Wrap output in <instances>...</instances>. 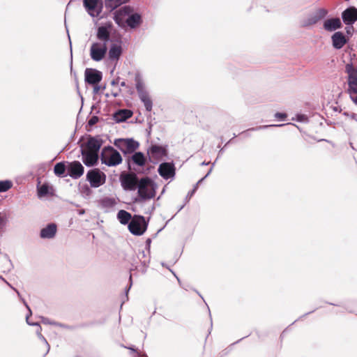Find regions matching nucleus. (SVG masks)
<instances>
[{"instance_id":"nucleus-6","label":"nucleus","mask_w":357,"mask_h":357,"mask_svg":"<svg viewBox=\"0 0 357 357\" xmlns=\"http://www.w3.org/2000/svg\"><path fill=\"white\" fill-rule=\"evenodd\" d=\"M135 88L140 100L143 102L147 112H151L153 108V101L150 98L149 92L145 89L144 84L139 74L135 77Z\"/></svg>"},{"instance_id":"nucleus-17","label":"nucleus","mask_w":357,"mask_h":357,"mask_svg":"<svg viewBox=\"0 0 357 357\" xmlns=\"http://www.w3.org/2000/svg\"><path fill=\"white\" fill-rule=\"evenodd\" d=\"M102 79L101 71L95 68H86L84 72V82L89 85L99 84Z\"/></svg>"},{"instance_id":"nucleus-51","label":"nucleus","mask_w":357,"mask_h":357,"mask_svg":"<svg viewBox=\"0 0 357 357\" xmlns=\"http://www.w3.org/2000/svg\"><path fill=\"white\" fill-rule=\"evenodd\" d=\"M137 261H136V260L134 259H133V261H132V262H131V266H132V268L130 269V271H132V270H135V269H137Z\"/></svg>"},{"instance_id":"nucleus-34","label":"nucleus","mask_w":357,"mask_h":357,"mask_svg":"<svg viewBox=\"0 0 357 357\" xmlns=\"http://www.w3.org/2000/svg\"><path fill=\"white\" fill-rule=\"evenodd\" d=\"M91 185L89 186L87 184L83 185L80 187V192L84 197H90L92 194V190L91 189Z\"/></svg>"},{"instance_id":"nucleus-15","label":"nucleus","mask_w":357,"mask_h":357,"mask_svg":"<svg viewBox=\"0 0 357 357\" xmlns=\"http://www.w3.org/2000/svg\"><path fill=\"white\" fill-rule=\"evenodd\" d=\"M103 141L99 137H93L89 135L87 141L80 144V148L83 147L89 151L98 153L102 145Z\"/></svg>"},{"instance_id":"nucleus-56","label":"nucleus","mask_w":357,"mask_h":357,"mask_svg":"<svg viewBox=\"0 0 357 357\" xmlns=\"http://www.w3.org/2000/svg\"><path fill=\"white\" fill-rule=\"evenodd\" d=\"M126 349H128L130 350H131L133 352H137V349L135 348L134 346H131V347H124Z\"/></svg>"},{"instance_id":"nucleus-29","label":"nucleus","mask_w":357,"mask_h":357,"mask_svg":"<svg viewBox=\"0 0 357 357\" xmlns=\"http://www.w3.org/2000/svg\"><path fill=\"white\" fill-rule=\"evenodd\" d=\"M116 217L120 223L124 225H128L129 222L132 220L131 214L129 212L123 209L119 211Z\"/></svg>"},{"instance_id":"nucleus-50","label":"nucleus","mask_w":357,"mask_h":357,"mask_svg":"<svg viewBox=\"0 0 357 357\" xmlns=\"http://www.w3.org/2000/svg\"><path fill=\"white\" fill-rule=\"evenodd\" d=\"M55 326H59V327H61V328H66V329H71L72 328V326H68V325H66V324H61V323H58V322H57V324H56Z\"/></svg>"},{"instance_id":"nucleus-16","label":"nucleus","mask_w":357,"mask_h":357,"mask_svg":"<svg viewBox=\"0 0 357 357\" xmlns=\"http://www.w3.org/2000/svg\"><path fill=\"white\" fill-rule=\"evenodd\" d=\"M158 172L161 177L165 180H168L174 177L176 168L172 162H163L160 164Z\"/></svg>"},{"instance_id":"nucleus-25","label":"nucleus","mask_w":357,"mask_h":357,"mask_svg":"<svg viewBox=\"0 0 357 357\" xmlns=\"http://www.w3.org/2000/svg\"><path fill=\"white\" fill-rule=\"evenodd\" d=\"M57 231L56 225L54 223H50L40 231L41 238H52L55 236Z\"/></svg>"},{"instance_id":"nucleus-18","label":"nucleus","mask_w":357,"mask_h":357,"mask_svg":"<svg viewBox=\"0 0 357 357\" xmlns=\"http://www.w3.org/2000/svg\"><path fill=\"white\" fill-rule=\"evenodd\" d=\"M68 164V176L73 179L79 178L84 172V167L79 161L74 160L73 162H67Z\"/></svg>"},{"instance_id":"nucleus-23","label":"nucleus","mask_w":357,"mask_h":357,"mask_svg":"<svg viewBox=\"0 0 357 357\" xmlns=\"http://www.w3.org/2000/svg\"><path fill=\"white\" fill-rule=\"evenodd\" d=\"M133 112L128 109H119L114 112L112 116L116 123H121L126 121L128 119L132 117Z\"/></svg>"},{"instance_id":"nucleus-43","label":"nucleus","mask_w":357,"mask_h":357,"mask_svg":"<svg viewBox=\"0 0 357 357\" xmlns=\"http://www.w3.org/2000/svg\"><path fill=\"white\" fill-rule=\"evenodd\" d=\"M129 286L128 287L126 288L125 289V293H126V297L128 298V291H130V289L132 284V274L130 273V277H129Z\"/></svg>"},{"instance_id":"nucleus-12","label":"nucleus","mask_w":357,"mask_h":357,"mask_svg":"<svg viewBox=\"0 0 357 357\" xmlns=\"http://www.w3.org/2000/svg\"><path fill=\"white\" fill-rule=\"evenodd\" d=\"M83 6L90 16L98 17L103 8V1L102 0H83Z\"/></svg>"},{"instance_id":"nucleus-39","label":"nucleus","mask_w":357,"mask_h":357,"mask_svg":"<svg viewBox=\"0 0 357 357\" xmlns=\"http://www.w3.org/2000/svg\"><path fill=\"white\" fill-rule=\"evenodd\" d=\"M354 30L353 25H346L345 31L349 37L352 36Z\"/></svg>"},{"instance_id":"nucleus-2","label":"nucleus","mask_w":357,"mask_h":357,"mask_svg":"<svg viewBox=\"0 0 357 357\" xmlns=\"http://www.w3.org/2000/svg\"><path fill=\"white\" fill-rule=\"evenodd\" d=\"M157 183L150 177L144 176L139 179L137 190V195L132 200L135 204H142L153 199L156 195Z\"/></svg>"},{"instance_id":"nucleus-40","label":"nucleus","mask_w":357,"mask_h":357,"mask_svg":"<svg viewBox=\"0 0 357 357\" xmlns=\"http://www.w3.org/2000/svg\"><path fill=\"white\" fill-rule=\"evenodd\" d=\"M92 86L93 87V93L94 94L98 93L101 89H105V86L101 87V86H100L99 84H96V85H92Z\"/></svg>"},{"instance_id":"nucleus-1","label":"nucleus","mask_w":357,"mask_h":357,"mask_svg":"<svg viewBox=\"0 0 357 357\" xmlns=\"http://www.w3.org/2000/svg\"><path fill=\"white\" fill-rule=\"evenodd\" d=\"M113 19L115 23L122 29H135L143 22L142 15L135 12L133 7L128 5L117 9L114 13Z\"/></svg>"},{"instance_id":"nucleus-3","label":"nucleus","mask_w":357,"mask_h":357,"mask_svg":"<svg viewBox=\"0 0 357 357\" xmlns=\"http://www.w3.org/2000/svg\"><path fill=\"white\" fill-rule=\"evenodd\" d=\"M127 168L129 171L137 173L148 174L150 168H144L147 158L144 153L135 151L125 159Z\"/></svg>"},{"instance_id":"nucleus-26","label":"nucleus","mask_w":357,"mask_h":357,"mask_svg":"<svg viewBox=\"0 0 357 357\" xmlns=\"http://www.w3.org/2000/svg\"><path fill=\"white\" fill-rule=\"evenodd\" d=\"M123 49L120 44L112 43L109 50L108 56L110 60H119L122 54Z\"/></svg>"},{"instance_id":"nucleus-45","label":"nucleus","mask_w":357,"mask_h":357,"mask_svg":"<svg viewBox=\"0 0 357 357\" xmlns=\"http://www.w3.org/2000/svg\"><path fill=\"white\" fill-rule=\"evenodd\" d=\"M31 315L29 314V313H28L26 316V321L27 323V324L30 325V326H38V325H40L38 324V322H31L29 321V317Z\"/></svg>"},{"instance_id":"nucleus-49","label":"nucleus","mask_w":357,"mask_h":357,"mask_svg":"<svg viewBox=\"0 0 357 357\" xmlns=\"http://www.w3.org/2000/svg\"><path fill=\"white\" fill-rule=\"evenodd\" d=\"M151 239L150 238H148L146 240V249L148 250V254L149 255V252H150V246H151Z\"/></svg>"},{"instance_id":"nucleus-14","label":"nucleus","mask_w":357,"mask_h":357,"mask_svg":"<svg viewBox=\"0 0 357 357\" xmlns=\"http://www.w3.org/2000/svg\"><path fill=\"white\" fill-rule=\"evenodd\" d=\"M107 50V45L105 43H93L90 48L91 58L95 61H100L105 57Z\"/></svg>"},{"instance_id":"nucleus-27","label":"nucleus","mask_w":357,"mask_h":357,"mask_svg":"<svg viewBox=\"0 0 357 357\" xmlns=\"http://www.w3.org/2000/svg\"><path fill=\"white\" fill-rule=\"evenodd\" d=\"M66 172H68L67 162L62 161L57 162L54 167V173L59 177H65L68 176Z\"/></svg>"},{"instance_id":"nucleus-31","label":"nucleus","mask_w":357,"mask_h":357,"mask_svg":"<svg viewBox=\"0 0 357 357\" xmlns=\"http://www.w3.org/2000/svg\"><path fill=\"white\" fill-rule=\"evenodd\" d=\"M139 255H141L138 257L142 265L144 267L143 273H146V268H148L150 263V257L146 256V254L144 250H139Z\"/></svg>"},{"instance_id":"nucleus-53","label":"nucleus","mask_w":357,"mask_h":357,"mask_svg":"<svg viewBox=\"0 0 357 357\" xmlns=\"http://www.w3.org/2000/svg\"><path fill=\"white\" fill-rule=\"evenodd\" d=\"M8 286L10 287L17 293V296L20 298V299H21V298H22L20 293L19 292V291L17 289L12 287L10 284Z\"/></svg>"},{"instance_id":"nucleus-33","label":"nucleus","mask_w":357,"mask_h":357,"mask_svg":"<svg viewBox=\"0 0 357 357\" xmlns=\"http://www.w3.org/2000/svg\"><path fill=\"white\" fill-rule=\"evenodd\" d=\"M13 186V183L10 180L0 181V192H4L10 190Z\"/></svg>"},{"instance_id":"nucleus-32","label":"nucleus","mask_w":357,"mask_h":357,"mask_svg":"<svg viewBox=\"0 0 357 357\" xmlns=\"http://www.w3.org/2000/svg\"><path fill=\"white\" fill-rule=\"evenodd\" d=\"M100 204L102 208H109L114 206L116 201L114 198L107 197L100 199Z\"/></svg>"},{"instance_id":"nucleus-58","label":"nucleus","mask_w":357,"mask_h":357,"mask_svg":"<svg viewBox=\"0 0 357 357\" xmlns=\"http://www.w3.org/2000/svg\"><path fill=\"white\" fill-rule=\"evenodd\" d=\"M119 83V78L116 79H113L112 82H111V84L112 85H116Z\"/></svg>"},{"instance_id":"nucleus-24","label":"nucleus","mask_w":357,"mask_h":357,"mask_svg":"<svg viewBox=\"0 0 357 357\" xmlns=\"http://www.w3.org/2000/svg\"><path fill=\"white\" fill-rule=\"evenodd\" d=\"M323 27L326 31L331 32L341 29L342 23L339 17H331L324 22Z\"/></svg>"},{"instance_id":"nucleus-38","label":"nucleus","mask_w":357,"mask_h":357,"mask_svg":"<svg viewBox=\"0 0 357 357\" xmlns=\"http://www.w3.org/2000/svg\"><path fill=\"white\" fill-rule=\"evenodd\" d=\"M41 321L44 324H49V325H53V326H55L56 324H57V322L50 321L48 318L44 317H41Z\"/></svg>"},{"instance_id":"nucleus-41","label":"nucleus","mask_w":357,"mask_h":357,"mask_svg":"<svg viewBox=\"0 0 357 357\" xmlns=\"http://www.w3.org/2000/svg\"><path fill=\"white\" fill-rule=\"evenodd\" d=\"M343 115L345 116H349L351 117L352 119L355 120L356 121H357V114H355V113H349L348 112H344L343 113Z\"/></svg>"},{"instance_id":"nucleus-42","label":"nucleus","mask_w":357,"mask_h":357,"mask_svg":"<svg viewBox=\"0 0 357 357\" xmlns=\"http://www.w3.org/2000/svg\"><path fill=\"white\" fill-rule=\"evenodd\" d=\"M38 337L40 340H42L43 342H45V344H46V346L47 347V352H48L50 351V344H48L47 340L45 339V337L42 334H40V335H38Z\"/></svg>"},{"instance_id":"nucleus-60","label":"nucleus","mask_w":357,"mask_h":357,"mask_svg":"<svg viewBox=\"0 0 357 357\" xmlns=\"http://www.w3.org/2000/svg\"><path fill=\"white\" fill-rule=\"evenodd\" d=\"M333 110L335 112H341L342 109L340 107H334Z\"/></svg>"},{"instance_id":"nucleus-19","label":"nucleus","mask_w":357,"mask_h":357,"mask_svg":"<svg viewBox=\"0 0 357 357\" xmlns=\"http://www.w3.org/2000/svg\"><path fill=\"white\" fill-rule=\"evenodd\" d=\"M112 28V24L111 22H107L103 25L99 26L96 33L97 38L106 45H107L108 42H112L113 40L110 37Z\"/></svg>"},{"instance_id":"nucleus-11","label":"nucleus","mask_w":357,"mask_h":357,"mask_svg":"<svg viewBox=\"0 0 357 357\" xmlns=\"http://www.w3.org/2000/svg\"><path fill=\"white\" fill-rule=\"evenodd\" d=\"M168 154L166 146H161L158 144L151 145L148 149L149 159L153 163H157L158 161Z\"/></svg>"},{"instance_id":"nucleus-7","label":"nucleus","mask_w":357,"mask_h":357,"mask_svg":"<svg viewBox=\"0 0 357 357\" xmlns=\"http://www.w3.org/2000/svg\"><path fill=\"white\" fill-rule=\"evenodd\" d=\"M137 172H122L119 176V181L122 188L126 191H135L139 182Z\"/></svg>"},{"instance_id":"nucleus-8","label":"nucleus","mask_w":357,"mask_h":357,"mask_svg":"<svg viewBox=\"0 0 357 357\" xmlns=\"http://www.w3.org/2000/svg\"><path fill=\"white\" fill-rule=\"evenodd\" d=\"M149 222L141 215H135L128 224L129 231L135 236L143 235L147 229Z\"/></svg>"},{"instance_id":"nucleus-55","label":"nucleus","mask_w":357,"mask_h":357,"mask_svg":"<svg viewBox=\"0 0 357 357\" xmlns=\"http://www.w3.org/2000/svg\"><path fill=\"white\" fill-rule=\"evenodd\" d=\"M353 94L350 95V98L351 99V100L356 104L357 105V96H352Z\"/></svg>"},{"instance_id":"nucleus-62","label":"nucleus","mask_w":357,"mask_h":357,"mask_svg":"<svg viewBox=\"0 0 357 357\" xmlns=\"http://www.w3.org/2000/svg\"><path fill=\"white\" fill-rule=\"evenodd\" d=\"M206 178L205 176H204L203 178H202L201 179H199L198 181H197V184H201Z\"/></svg>"},{"instance_id":"nucleus-5","label":"nucleus","mask_w":357,"mask_h":357,"mask_svg":"<svg viewBox=\"0 0 357 357\" xmlns=\"http://www.w3.org/2000/svg\"><path fill=\"white\" fill-rule=\"evenodd\" d=\"M114 145L123 154L125 159L139 147L138 141L133 138H118L114 141Z\"/></svg>"},{"instance_id":"nucleus-4","label":"nucleus","mask_w":357,"mask_h":357,"mask_svg":"<svg viewBox=\"0 0 357 357\" xmlns=\"http://www.w3.org/2000/svg\"><path fill=\"white\" fill-rule=\"evenodd\" d=\"M101 162L108 167H116L122 162L120 153L112 146H105L100 153Z\"/></svg>"},{"instance_id":"nucleus-10","label":"nucleus","mask_w":357,"mask_h":357,"mask_svg":"<svg viewBox=\"0 0 357 357\" xmlns=\"http://www.w3.org/2000/svg\"><path fill=\"white\" fill-rule=\"evenodd\" d=\"M86 178L90 183L91 188H96L102 185L105 183L106 175L98 168H93L88 171Z\"/></svg>"},{"instance_id":"nucleus-48","label":"nucleus","mask_w":357,"mask_h":357,"mask_svg":"<svg viewBox=\"0 0 357 357\" xmlns=\"http://www.w3.org/2000/svg\"><path fill=\"white\" fill-rule=\"evenodd\" d=\"M218 161V158H216L215 160V161L211 163V167L210 168V169L208 171L207 174L204 176L206 178H207L210 174L211 173L212 170H213V167L215 166V162Z\"/></svg>"},{"instance_id":"nucleus-35","label":"nucleus","mask_w":357,"mask_h":357,"mask_svg":"<svg viewBox=\"0 0 357 357\" xmlns=\"http://www.w3.org/2000/svg\"><path fill=\"white\" fill-rule=\"evenodd\" d=\"M296 121L298 122L305 123L308 121V119L305 114H298L296 115Z\"/></svg>"},{"instance_id":"nucleus-44","label":"nucleus","mask_w":357,"mask_h":357,"mask_svg":"<svg viewBox=\"0 0 357 357\" xmlns=\"http://www.w3.org/2000/svg\"><path fill=\"white\" fill-rule=\"evenodd\" d=\"M194 194H195V190H191L190 191H189L185 198V202L188 203L189 202V200L191 199V197L194 195Z\"/></svg>"},{"instance_id":"nucleus-63","label":"nucleus","mask_w":357,"mask_h":357,"mask_svg":"<svg viewBox=\"0 0 357 357\" xmlns=\"http://www.w3.org/2000/svg\"><path fill=\"white\" fill-rule=\"evenodd\" d=\"M224 152V149H221L220 151H219V153H218V157L216 158L218 159V158L220 157V155L221 154H222V153Z\"/></svg>"},{"instance_id":"nucleus-9","label":"nucleus","mask_w":357,"mask_h":357,"mask_svg":"<svg viewBox=\"0 0 357 357\" xmlns=\"http://www.w3.org/2000/svg\"><path fill=\"white\" fill-rule=\"evenodd\" d=\"M345 73H347V93L350 95L357 94V68L352 63H347Z\"/></svg>"},{"instance_id":"nucleus-20","label":"nucleus","mask_w":357,"mask_h":357,"mask_svg":"<svg viewBox=\"0 0 357 357\" xmlns=\"http://www.w3.org/2000/svg\"><path fill=\"white\" fill-rule=\"evenodd\" d=\"M341 17L345 25H353L357 21V8L348 6L342 12Z\"/></svg>"},{"instance_id":"nucleus-61","label":"nucleus","mask_w":357,"mask_h":357,"mask_svg":"<svg viewBox=\"0 0 357 357\" xmlns=\"http://www.w3.org/2000/svg\"><path fill=\"white\" fill-rule=\"evenodd\" d=\"M210 163H211V162H210V161H208V162L204 161V162H202L201 163V165H202V166H206V165H208Z\"/></svg>"},{"instance_id":"nucleus-54","label":"nucleus","mask_w":357,"mask_h":357,"mask_svg":"<svg viewBox=\"0 0 357 357\" xmlns=\"http://www.w3.org/2000/svg\"><path fill=\"white\" fill-rule=\"evenodd\" d=\"M41 331H42V328H41L40 325H38L37 326V330H36V335H37V336L40 335V334H42L41 333Z\"/></svg>"},{"instance_id":"nucleus-52","label":"nucleus","mask_w":357,"mask_h":357,"mask_svg":"<svg viewBox=\"0 0 357 357\" xmlns=\"http://www.w3.org/2000/svg\"><path fill=\"white\" fill-rule=\"evenodd\" d=\"M70 55H71V62H70V70L73 71V50H72V45L71 42L70 41Z\"/></svg>"},{"instance_id":"nucleus-37","label":"nucleus","mask_w":357,"mask_h":357,"mask_svg":"<svg viewBox=\"0 0 357 357\" xmlns=\"http://www.w3.org/2000/svg\"><path fill=\"white\" fill-rule=\"evenodd\" d=\"M274 116L280 121H284L287 117V114L283 112H276Z\"/></svg>"},{"instance_id":"nucleus-36","label":"nucleus","mask_w":357,"mask_h":357,"mask_svg":"<svg viewBox=\"0 0 357 357\" xmlns=\"http://www.w3.org/2000/svg\"><path fill=\"white\" fill-rule=\"evenodd\" d=\"M99 121V118L97 116H92L88 121V125L89 126H93L96 124Z\"/></svg>"},{"instance_id":"nucleus-46","label":"nucleus","mask_w":357,"mask_h":357,"mask_svg":"<svg viewBox=\"0 0 357 357\" xmlns=\"http://www.w3.org/2000/svg\"><path fill=\"white\" fill-rule=\"evenodd\" d=\"M162 266H164V267H167L170 271L171 273H172V274L176 277V278L178 280V282L179 284V285L181 287V280L178 278V277L176 275V273L170 268H169L164 262H162Z\"/></svg>"},{"instance_id":"nucleus-47","label":"nucleus","mask_w":357,"mask_h":357,"mask_svg":"<svg viewBox=\"0 0 357 357\" xmlns=\"http://www.w3.org/2000/svg\"><path fill=\"white\" fill-rule=\"evenodd\" d=\"M20 301L23 303V304L24 305L26 308L28 310L29 314L31 315L32 314V312L31 310L30 307L29 306V305L26 302V301L23 298H21Z\"/></svg>"},{"instance_id":"nucleus-57","label":"nucleus","mask_w":357,"mask_h":357,"mask_svg":"<svg viewBox=\"0 0 357 357\" xmlns=\"http://www.w3.org/2000/svg\"><path fill=\"white\" fill-rule=\"evenodd\" d=\"M236 137V135L234 133V137H233V138H232V139H229V141L225 144V146H227L229 144L232 143V142H233V139H234V138H235Z\"/></svg>"},{"instance_id":"nucleus-59","label":"nucleus","mask_w":357,"mask_h":357,"mask_svg":"<svg viewBox=\"0 0 357 357\" xmlns=\"http://www.w3.org/2000/svg\"><path fill=\"white\" fill-rule=\"evenodd\" d=\"M314 312V310H313V311H311V312H307V313H305V314H304L303 315L301 316V317L298 318V319H302L303 317H305V316H307V315H308V314H311V313H312V312Z\"/></svg>"},{"instance_id":"nucleus-13","label":"nucleus","mask_w":357,"mask_h":357,"mask_svg":"<svg viewBox=\"0 0 357 357\" xmlns=\"http://www.w3.org/2000/svg\"><path fill=\"white\" fill-rule=\"evenodd\" d=\"M328 10L325 8H319L315 13L308 15L301 21V26L303 27H308L315 24L321 19H324L328 14Z\"/></svg>"},{"instance_id":"nucleus-64","label":"nucleus","mask_w":357,"mask_h":357,"mask_svg":"<svg viewBox=\"0 0 357 357\" xmlns=\"http://www.w3.org/2000/svg\"><path fill=\"white\" fill-rule=\"evenodd\" d=\"M199 184L197 183L194 185L193 188L192 190H195V193L196 192L197 188H198Z\"/></svg>"},{"instance_id":"nucleus-28","label":"nucleus","mask_w":357,"mask_h":357,"mask_svg":"<svg viewBox=\"0 0 357 357\" xmlns=\"http://www.w3.org/2000/svg\"><path fill=\"white\" fill-rule=\"evenodd\" d=\"M52 187L47 183H44L43 184H40L38 182L37 185V193L38 197L39 198L48 196L52 194L51 192Z\"/></svg>"},{"instance_id":"nucleus-22","label":"nucleus","mask_w":357,"mask_h":357,"mask_svg":"<svg viewBox=\"0 0 357 357\" xmlns=\"http://www.w3.org/2000/svg\"><path fill=\"white\" fill-rule=\"evenodd\" d=\"M349 40L342 31L335 32L331 36L333 47L336 50L342 49Z\"/></svg>"},{"instance_id":"nucleus-30","label":"nucleus","mask_w":357,"mask_h":357,"mask_svg":"<svg viewBox=\"0 0 357 357\" xmlns=\"http://www.w3.org/2000/svg\"><path fill=\"white\" fill-rule=\"evenodd\" d=\"M284 125V124L259 126L251 128H249V129H248L246 130H244V131L241 132L240 133V135H243L245 137H250V132H251V131L261 130H264V129L268 128L269 127H273V126L280 127V126H283Z\"/></svg>"},{"instance_id":"nucleus-21","label":"nucleus","mask_w":357,"mask_h":357,"mask_svg":"<svg viewBox=\"0 0 357 357\" xmlns=\"http://www.w3.org/2000/svg\"><path fill=\"white\" fill-rule=\"evenodd\" d=\"M80 153L82 156V162L86 167H93L97 165L98 162V153L89 151L81 147Z\"/></svg>"}]
</instances>
